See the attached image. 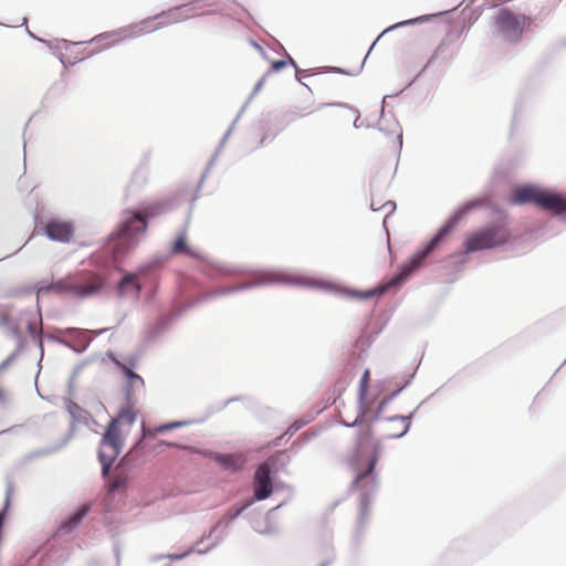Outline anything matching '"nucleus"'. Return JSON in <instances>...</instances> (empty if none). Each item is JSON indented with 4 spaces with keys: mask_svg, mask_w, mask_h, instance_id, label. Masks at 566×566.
Here are the masks:
<instances>
[{
    "mask_svg": "<svg viewBox=\"0 0 566 566\" xmlns=\"http://www.w3.org/2000/svg\"><path fill=\"white\" fill-rule=\"evenodd\" d=\"M134 421V413L123 411L109 423L103 436L98 451V458L103 467V475L108 474L113 462L120 454L124 440L129 434Z\"/></svg>",
    "mask_w": 566,
    "mask_h": 566,
    "instance_id": "1",
    "label": "nucleus"
},
{
    "mask_svg": "<svg viewBox=\"0 0 566 566\" xmlns=\"http://www.w3.org/2000/svg\"><path fill=\"white\" fill-rule=\"evenodd\" d=\"M147 226L140 213L125 211L116 232L111 235L114 255L119 258L133 248L138 241L137 235L146 232Z\"/></svg>",
    "mask_w": 566,
    "mask_h": 566,
    "instance_id": "2",
    "label": "nucleus"
},
{
    "mask_svg": "<svg viewBox=\"0 0 566 566\" xmlns=\"http://www.w3.org/2000/svg\"><path fill=\"white\" fill-rule=\"evenodd\" d=\"M103 286V280L92 272H81L56 281L51 286H41L38 293L52 290L59 294H67L73 297L84 298L96 294Z\"/></svg>",
    "mask_w": 566,
    "mask_h": 566,
    "instance_id": "3",
    "label": "nucleus"
},
{
    "mask_svg": "<svg viewBox=\"0 0 566 566\" xmlns=\"http://www.w3.org/2000/svg\"><path fill=\"white\" fill-rule=\"evenodd\" d=\"M444 234V230L440 231L421 251L417 252L411 260L405 264L400 272L391 277L389 281L381 283L375 289H371L366 292H353L352 295L367 300L377 295H381L389 290L399 286L416 269H418L424 259L434 250L440 240Z\"/></svg>",
    "mask_w": 566,
    "mask_h": 566,
    "instance_id": "4",
    "label": "nucleus"
},
{
    "mask_svg": "<svg viewBox=\"0 0 566 566\" xmlns=\"http://www.w3.org/2000/svg\"><path fill=\"white\" fill-rule=\"evenodd\" d=\"M509 202L512 205L533 203L554 213L566 212V199L558 195L531 186L514 189Z\"/></svg>",
    "mask_w": 566,
    "mask_h": 566,
    "instance_id": "5",
    "label": "nucleus"
},
{
    "mask_svg": "<svg viewBox=\"0 0 566 566\" xmlns=\"http://www.w3.org/2000/svg\"><path fill=\"white\" fill-rule=\"evenodd\" d=\"M510 238L511 232L507 226L501 221L470 233L463 248L467 253L494 249L507 243Z\"/></svg>",
    "mask_w": 566,
    "mask_h": 566,
    "instance_id": "6",
    "label": "nucleus"
},
{
    "mask_svg": "<svg viewBox=\"0 0 566 566\" xmlns=\"http://www.w3.org/2000/svg\"><path fill=\"white\" fill-rule=\"evenodd\" d=\"M527 18L522 13H514L507 9H501L494 18L496 33L505 41L516 43L521 40Z\"/></svg>",
    "mask_w": 566,
    "mask_h": 566,
    "instance_id": "7",
    "label": "nucleus"
},
{
    "mask_svg": "<svg viewBox=\"0 0 566 566\" xmlns=\"http://www.w3.org/2000/svg\"><path fill=\"white\" fill-rule=\"evenodd\" d=\"M210 10H203V6L200 1H195L188 4L175 7L168 9L167 11L161 12L160 14L154 17L151 20L144 21V24L150 27L149 24L154 21H157L155 24L156 28L166 27L169 24L182 22L193 17H198L203 13H209Z\"/></svg>",
    "mask_w": 566,
    "mask_h": 566,
    "instance_id": "8",
    "label": "nucleus"
},
{
    "mask_svg": "<svg viewBox=\"0 0 566 566\" xmlns=\"http://www.w3.org/2000/svg\"><path fill=\"white\" fill-rule=\"evenodd\" d=\"M272 469L268 462L260 464L254 473L253 486H254V499L262 501L268 499L273 492Z\"/></svg>",
    "mask_w": 566,
    "mask_h": 566,
    "instance_id": "9",
    "label": "nucleus"
},
{
    "mask_svg": "<svg viewBox=\"0 0 566 566\" xmlns=\"http://www.w3.org/2000/svg\"><path fill=\"white\" fill-rule=\"evenodd\" d=\"M45 234L55 241L69 242L74 232L73 224L63 220H51L44 229Z\"/></svg>",
    "mask_w": 566,
    "mask_h": 566,
    "instance_id": "10",
    "label": "nucleus"
},
{
    "mask_svg": "<svg viewBox=\"0 0 566 566\" xmlns=\"http://www.w3.org/2000/svg\"><path fill=\"white\" fill-rule=\"evenodd\" d=\"M410 427V420L403 416H395L382 422V431L387 438H400Z\"/></svg>",
    "mask_w": 566,
    "mask_h": 566,
    "instance_id": "11",
    "label": "nucleus"
},
{
    "mask_svg": "<svg viewBox=\"0 0 566 566\" xmlns=\"http://www.w3.org/2000/svg\"><path fill=\"white\" fill-rule=\"evenodd\" d=\"M118 292L120 295L138 296L140 292V285L137 276L132 273L124 275L118 284Z\"/></svg>",
    "mask_w": 566,
    "mask_h": 566,
    "instance_id": "12",
    "label": "nucleus"
},
{
    "mask_svg": "<svg viewBox=\"0 0 566 566\" xmlns=\"http://www.w3.org/2000/svg\"><path fill=\"white\" fill-rule=\"evenodd\" d=\"M213 459L224 469L230 471H238L242 469L244 464V459L241 455L216 454Z\"/></svg>",
    "mask_w": 566,
    "mask_h": 566,
    "instance_id": "13",
    "label": "nucleus"
},
{
    "mask_svg": "<svg viewBox=\"0 0 566 566\" xmlns=\"http://www.w3.org/2000/svg\"><path fill=\"white\" fill-rule=\"evenodd\" d=\"M186 241V232L180 233L175 240L171 251L174 253H185L193 258H199V254L197 252L192 251L190 248L187 247Z\"/></svg>",
    "mask_w": 566,
    "mask_h": 566,
    "instance_id": "14",
    "label": "nucleus"
},
{
    "mask_svg": "<svg viewBox=\"0 0 566 566\" xmlns=\"http://www.w3.org/2000/svg\"><path fill=\"white\" fill-rule=\"evenodd\" d=\"M164 209H165L164 205L153 203V205H148V206L144 207L143 210L139 211L138 213H140V216L143 218H145V221L147 222L148 218H154V217L160 214L164 211Z\"/></svg>",
    "mask_w": 566,
    "mask_h": 566,
    "instance_id": "15",
    "label": "nucleus"
},
{
    "mask_svg": "<svg viewBox=\"0 0 566 566\" xmlns=\"http://www.w3.org/2000/svg\"><path fill=\"white\" fill-rule=\"evenodd\" d=\"M122 368L130 388L137 385L144 386V380L139 375L135 374L132 369L124 365L122 366Z\"/></svg>",
    "mask_w": 566,
    "mask_h": 566,
    "instance_id": "16",
    "label": "nucleus"
},
{
    "mask_svg": "<svg viewBox=\"0 0 566 566\" xmlns=\"http://www.w3.org/2000/svg\"><path fill=\"white\" fill-rule=\"evenodd\" d=\"M377 460H378V448L376 447L374 449V454H373V457H371V459H370V461L368 463L367 469L365 471L358 472L357 476H356V480L360 481V480L367 478L369 474H371L374 469H375V467H376Z\"/></svg>",
    "mask_w": 566,
    "mask_h": 566,
    "instance_id": "17",
    "label": "nucleus"
},
{
    "mask_svg": "<svg viewBox=\"0 0 566 566\" xmlns=\"http://www.w3.org/2000/svg\"><path fill=\"white\" fill-rule=\"evenodd\" d=\"M87 513H88V507L85 505L82 506L75 514H73L69 518V521L65 523V526H67L69 528L76 526Z\"/></svg>",
    "mask_w": 566,
    "mask_h": 566,
    "instance_id": "18",
    "label": "nucleus"
},
{
    "mask_svg": "<svg viewBox=\"0 0 566 566\" xmlns=\"http://www.w3.org/2000/svg\"><path fill=\"white\" fill-rule=\"evenodd\" d=\"M370 207L374 211L385 210L386 214L391 213L395 210V203L392 201H387L384 205L379 206L375 199L371 200Z\"/></svg>",
    "mask_w": 566,
    "mask_h": 566,
    "instance_id": "19",
    "label": "nucleus"
},
{
    "mask_svg": "<svg viewBox=\"0 0 566 566\" xmlns=\"http://www.w3.org/2000/svg\"><path fill=\"white\" fill-rule=\"evenodd\" d=\"M483 205H484L483 199H476V200L469 201L460 208L458 213L460 217H462V216L467 214L469 211H471L472 209L481 207Z\"/></svg>",
    "mask_w": 566,
    "mask_h": 566,
    "instance_id": "20",
    "label": "nucleus"
},
{
    "mask_svg": "<svg viewBox=\"0 0 566 566\" xmlns=\"http://www.w3.org/2000/svg\"><path fill=\"white\" fill-rule=\"evenodd\" d=\"M369 379H370V373L368 369H366L360 379V385H359L360 397H365V395L367 394Z\"/></svg>",
    "mask_w": 566,
    "mask_h": 566,
    "instance_id": "21",
    "label": "nucleus"
},
{
    "mask_svg": "<svg viewBox=\"0 0 566 566\" xmlns=\"http://www.w3.org/2000/svg\"><path fill=\"white\" fill-rule=\"evenodd\" d=\"M126 485V478L118 475L109 483V491L114 492Z\"/></svg>",
    "mask_w": 566,
    "mask_h": 566,
    "instance_id": "22",
    "label": "nucleus"
},
{
    "mask_svg": "<svg viewBox=\"0 0 566 566\" xmlns=\"http://www.w3.org/2000/svg\"><path fill=\"white\" fill-rule=\"evenodd\" d=\"M178 426H179L178 422H170V423L155 427L153 431H154V433H161V432L172 430V429L177 428Z\"/></svg>",
    "mask_w": 566,
    "mask_h": 566,
    "instance_id": "23",
    "label": "nucleus"
},
{
    "mask_svg": "<svg viewBox=\"0 0 566 566\" xmlns=\"http://www.w3.org/2000/svg\"><path fill=\"white\" fill-rule=\"evenodd\" d=\"M371 437V430L369 426H366L361 431L358 446L363 448L364 443Z\"/></svg>",
    "mask_w": 566,
    "mask_h": 566,
    "instance_id": "24",
    "label": "nucleus"
},
{
    "mask_svg": "<svg viewBox=\"0 0 566 566\" xmlns=\"http://www.w3.org/2000/svg\"><path fill=\"white\" fill-rule=\"evenodd\" d=\"M286 62L285 61H275L272 63V70L273 71H280L281 69L285 67L286 66Z\"/></svg>",
    "mask_w": 566,
    "mask_h": 566,
    "instance_id": "25",
    "label": "nucleus"
},
{
    "mask_svg": "<svg viewBox=\"0 0 566 566\" xmlns=\"http://www.w3.org/2000/svg\"><path fill=\"white\" fill-rule=\"evenodd\" d=\"M24 325H25L27 329L29 331L30 335L34 336L35 335L34 324L31 321H28L24 323Z\"/></svg>",
    "mask_w": 566,
    "mask_h": 566,
    "instance_id": "26",
    "label": "nucleus"
},
{
    "mask_svg": "<svg viewBox=\"0 0 566 566\" xmlns=\"http://www.w3.org/2000/svg\"><path fill=\"white\" fill-rule=\"evenodd\" d=\"M161 446H167L169 448H179V444H177L175 442H165L163 440L159 441L155 448H158V447H161Z\"/></svg>",
    "mask_w": 566,
    "mask_h": 566,
    "instance_id": "27",
    "label": "nucleus"
},
{
    "mask_svg": "<svg viewBox=\"0 0 566 566\" xmlns=\"http://www.w3.org/2000/svg\"><path fill=\"white\" fill-rule=\"evenodd\" d=\"M6 399V395L2 389H0V402H3Z\"/></svg>",
    "mask_w": 566,
    "mask_h": 566,
    "instance_id": "28",
    "label": "nucleus"
},
{
    "mask_svg": "<svg viewBox=\"0 0 566 566\" xmlns=\"http://www.w3.org/2000/svg\"><path fill=\"white\" fill-rule=\"evenodd\" d=\"M279 281H284V282H292V280H286L285 277H281V279H277Z\"/></svg>",
    "mask_w": 566,
    "mask_h": 566,
    "instance_id": "29",
    "label": "nucleus"
},
{
    "mask_svg": "<svg viewBox=\"0 0 566 566\" xmlns=\"http://www.w3.org/2000/svg\"><path fill=\"white\" fill-rule=\"evenodd\" d=\"M170 558H172V559H179V558H181V556H170Z\"/></svg>",
    "mask_w": 566,
    "mask_h": 566,
    "instance_id": "30",
    "label": "nucleus"
}]
</instances>
